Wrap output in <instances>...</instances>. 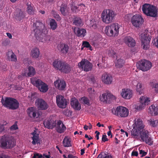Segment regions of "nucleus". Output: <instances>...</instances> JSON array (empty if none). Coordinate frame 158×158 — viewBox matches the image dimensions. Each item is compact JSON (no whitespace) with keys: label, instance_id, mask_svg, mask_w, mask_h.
I'll list each match as a JSON object with an SVG mask.
<instances>
[{"label":"nucleus","instance_id":"obj_1","mask_svg":"<svg viewBox=\"0 0 158 158\" xmlns=\"http://www.w3.org/2000/svg\"><path fill=\"white\" fill-rule=\"evenodd\" d=\"M1 102L3 106L11 110H16L19 106V102L16 99L13 98L6 97L4 99L2 98L1 99Z\"/></svg>","mask_w":158,"mask_h":158},{"label":"nucleus","instance_id":"obj_2","mask_svg":"<svg viewBox=\"0 0 158 158\" xmlns=\"http://www.w3.org/2000/svg\"><path fill=\"white\" fill-rule=\"evenodd\" d=\"M143 13L148 16L156 17L157 15V9L154 6L148 4H145L142 6Z\"/></svg>","mask_w":158,"mask_h":158},{"label":"nucleus","instance_id":"obj_3","mask_svg":"<svg viewBox=\"0 0 158 158\" xmlns=\"http://www.w3.org/2000/svg\"><path fill=\"white\" fill-rule=\"evenodd\" d=\"M114 12L110 9L104 10L102 12L101 18L102 21L106 24L112 22L114 19Z\"/></svg>","mask_w":158,"mask_h":158},{"label":"nucleus","instance_id":"obj_4","mask_svg":"<svg viewBox=\"0 0 158 158\" xmlns=\"http://www.w3.org/2000/svg\"><path fill=\"white\" fill-rule=\"evenodd\" d=\"M144 127L142 122L140 119H138L131 131V134L133 137L135 139L138 138L139 136L140 132Z\"/></svg>","mask_w":158,"mask_h":158},{"label":"nucleus","instance_id":"obj_5","mask_svg":"<svg viewBox=\"0 0 158 158\" xmlns=\"http://www.w3.org/2000/svg\"><path fill=\"white\" fill-rule=\"evenodd\" d=\"M111 111L113 114L121 117H126L129 114L128 110L123 106H118L116 109L113 108Z\"/></svg>","mask_w":158,"mask_h":158},{"label":"nucleus","instance_id":"obj_6","mask_svg":"<svg viewBox=\"0 0 158 158\" xmlns=\"http://www.w3.org/2000/svg\"><path fill=\"white\" fill-rule=\"evenodd\" d=\"M31 83L37 87L41 92H46L48 89V85L40 79L32 78L31 79Z\"/></svg>","mask_w":158,"mask_h":158},{"label":"nucleus","instance_id":"obj_7","mask_svg":"<svg viewBox=\"0 0 158 158\" xmlns=\"http://www.w3.org/2000/svg\"><path fill=\"white\" fill-rule=\"evenodd\" d=\"M1 143L2 148H5L7 146L9 148H11L15 145L13 138L7 135H5L2 137L1 139Z\"/></svg>","mask_w":158,"mask_h":158},{"label":"nucleus","instance_id":"obj_8","mask_svg":"<svg viewBox=\"0 0 158 158\" xmlns=\"http://www.w3.org/2000/svg\"><path fill=\"white\" fill-rule=\"evenodd\" d=\"M78 65L79 69H81L85 72L91 71L93 68L92 64L85 59H82Z\"/></svg>","mask_w":158,"mask_h":158},{"label":"nucleus","instance_id":"obj_9","mask_svg":"<svg viewBox=\"0 0 158 158\" xmlns=\"http://www.w3.org/2000/svg\"><path fill=\"white\" fill-rule=\"evenodd\" d=\"M152 63L146 60H141L137 64V66L140 69L143 71H146L149 70L152 67Z\"/></svg>","mask_w":158,"mask_h":158},{"label":"nucleus","instance_id":"obj_10","mask_svg":"<svg viewBox=\"0 0 158 158\" xmlns=\"http://www.w3.org/2000/svg\"><path fill=\"white\" fill-rule=\"evenodd\" d=\"M148 131L143 128H142L139 136L143 141H145L146 143L149 145H151L153 144V141L151 138L149 137Z\"/></svg>","mask_w":158,"mask_h":158},{"label":"nucleus","instance_id":"obj_11","mask_svg":"<svg viewBox=\"0 0 158 158\" xmlns=\"http://www.w3.org/2000/svg\"><path fill=\"white\" fill-rule=\"evenodd\" d=\"M33 26L34 28V32L35 35L46 31L44 24L40 21H37L34 23Z\"/></svg>","mask_w":158,"mask_h":158},{"label":"nucleus","instance_id":"obj_12","mask_svg":"<svg viewBox=\"0 0 158 158\" xmlns=\"http://www.w3.org/2000/svg\"><path fill=\"white\" fill-rule=\"evenodd\" d=\"M144 21L142 17L139 15L136 14L132 16L131 22L133 26L137 27H139Z\"/></svg>","mask_w":158,"mask_h":158},{"label":"nucleus","instance_id":"obj_13","mask_svg":"<svg viewBox=\"0 0 158 158\" xmlns=\"http://www.w3.org/2000/svg\"><path fill=\"white\" fill-rule=\"evenodd\" d=\"M150 37L147 34H142L141 36V46L144 50H147L150 48Z\"/></svg>","mask_w":158,"mask_h":158},{"label":"nucleus","instance_id":"obj_14","mask_svg":"<svg viewBox=\"0 0 158 158\" xmlns=\"http://www.w3.org/2000/svg\"><path fill=\"white\" fill-rule=\"evenodd\" d=\"M100 101L105 103H110V102L116 99L115 96L110 93H104L99 97Z\"/></svg>","mask_w":158,"mask_h":158},{"label":"nucleus","instance_id":"obj_15","mask_svg":"<svg viewBox=\"0 0 158 158\" xmlns=\"http://www.w3.org/2000/svg\"><path fill=\"white\" fill-rule=\"evenodd\" d=\"M56 102L58 106L61 108H65L67 105L66 100L61 95H58L56 96Z\"/></svg>","mask_w":158,"mask_h":158},{"label":"nucleus","instance_id":"obj_16","mask_svg":"<svg viewBox=\"0 0 158 158\" xmlns=\"http://www.w3.org/2000/svg\"><path fill=\"white\" fill-rule=\"evenodd\" d=\"M35 103L39 110H46L49 106L47 102L41 98H38L36 100Z\"/></svg>","mask_w":158,"mask_h":158},{"label":"nucleus","instance_id":"obj_17","mask_svg":"<svg viewBox=\"0 0 158 158\" xmlns=\"http://www.w3.org/2000/svg\"><path fill=\"white\" fill-rule=\"evenodd\" d=\"M102 82L106 85H110L112 83L113 77L111 75L107 73H103L101 77Z\"/></svg>","mask_w":158,"mask_h":158},{"label":"nucleus","instance_id":"obj_18","mask_svg":"<svg viewBox=\"0 0 158 158\" xmlns=\"http://www.w3.org/2000/svg\"><path fill=\"white\" fill-rule=\"evenodd\" d=\"M140 104L137 107V109L142 110L146 105H148L150 102L148 98L144 96H141L140 98Z\"/></svg>","mask_w":158,"mask_h":158},{"label":"nucleus","instance_id":"obj_19","mask_svg":"<svg viewBox=\"0 0 158 158\" xmlns=\"http://www.w3.org/2000/svg\"><path fill=\"white\" fill-rule=\"evenodd\" d=\"M121 95L123 98L129 99L132 96V91L128 89H123L121 91Z\"/></svg>","mask_w":158,"mask_h":158},{"label":"nucleus","instance_id":"obj_20","mask_svg":"<svg viewBox=\"0 0 158 158\" xmlns=\"http://www.w3.org/2000/svg\"><path fill=\"white\" fill-rule=\"evenodd\" d=\"M47 32L45 31L41 32L40 33L35 34V35L36 39L40 41L43 43H45L48 40V36L47 35Z\"/></svg>","mask_w":158,"mask_h":158},{"label":"nucleus","instance_id":"obj_21","mask_svg":"<svg viewBox=\"0 0 158 158\" xmlns=\"http://www.w3.org/2000/svg\"><path fill=\"white\" fill-rule=\"evenodd\" d=\"M70 104L71 106L76 110H81V105L76 98H73L71 99Z\"/></svg>","mask_w":158,"mask_h":158},{"label":"nucleus","instance_id":"obj_22","mask_svg":"<svg viewBox=\"0 0 158 158\" xmlns=\"http://www.w3.org/2000/svg\"><path fill=\"white\" fill-rule=\"evenodd\" d=\"M125 43L128 46L133 47L136 44L135 40L131 37L130 36H126L124 39Z\"/></svg>","mask_w":158,"mask_h":158},{"label":"nucleus","instance_id":"obj_23","mask_svg":"<svg viewBox=\"0 0 158 158\" xmlns=\"http://www.w3.org/2000/svg\"><path fill=\"white\" fill-rule=\"evenodd\" d=\"M33 135L31 137L32 139V143L33 145H35L36 144H40V140L39 137V134L37 133L36 131L34 130V131L31 133Z\"/></svg>","mask_w":158,"mask_h":158},{"label":"nucleus","instance_id":"obj_24","mask_svg":"<svg viewBox=\"0 0 158 158\" xmlns=\"http://www.w3.org/2000/svg\"><path fill=\"white\" fill-rule=\"evenodd\" d=\"M57 48L58 50L61 53L65 54L69 52V47L67 44H60L58 45Z\"/></svg>","mask_w":158,"mask_h":158},{"label":"nucleus","instance_id":"obj_25","mask_svg":"<svg viewBox=\"0 0 158 158\" xmlns=\"http://www.w3.org/2000/svg\"><path fill=\"white\" fill-rule=\"evenodd\" d=\"M56 129V131L60 133H63L66 130V127L62 121L59 120L57 121Z\"/></svg>","mask_w":158,"mask_h":158},{"label":"nucleus","instance_id":"obj_26","mask_svg":"<svg viewBox=\"0 0 158 158\" xmlns=\"http://www.w3.org/2000/svg\"><path fill=\"white\" fill-rule=\"evenodd\" d=\"M54 84L56 87L60 90H64L66 86V83L64 81L58 80L54 82Z\"/></svg>","mask_w":158,"mask_h":158},{"label":"nucleus","instance_id":"obj_27","mask_svg":"<svg viewBox=\"0 0 158 158\" xmlns=\"http://www.w3.org/2000/svg\"><path fill=\"white\" fill-rule=\"evenodd\" d=\"M44 124L45 127L48 129H52L56 126V121L50 119L45 120L44 122Z\"/></svg>","mask_w":158,"mask_h":158},{"label":"nucleus","instance_id":"obj_28","mask_svg":"<svg viewBox=\"0 0 158 158\" xmlns=\"http://www.w3.org/2000/svg\"><path fill=\"white\" fill-rule=\"evenodd\" d=\"M74 31L77 36L79 37H84L86 33V30L84 28H80L79 27H75Z\"/></svg>","mask_w":158,"mask_h":158},{"label":"nucleus","instance_id":"obj_29","mask_svg":"<svg viewBox=\"0 0 158 158\" xmlns=\"http://www.w3.org/2000/svg\"><path fill=\"white\" fill-rule=\"evenodd\" d=\"M148 112L152 115L156 116L158 115V106L152 105L148 109Z\"/></svg>","mask_w":158,"mask_h":158},{"label":"nucleus","instance_id":"obj_30","mask_svg":"<svg viewBox=\"0 0 158 158\" xmlns=\"http://www.w3.org/2000/svg\"><path fill=\"white\" fill-rule=\"evenodd\" d=\"M30 55L32 58L34 59L38 58L40 55L39 49L36 47L32 48L31 51Z\"/></svg>","mask_w":158,"mask_h":158},{"label":"nucleus","instance_id":"obj_31","mask_svg":"<svg viewBox=\"0 0 158 158\" xmlns=\"http://www.w3.org/2000/svg\"><path fill=\"white\" fill-rule=\"evenodd\" d=\"M63 61L59 59H55L52 62V64L54 68L56 69L60 70Z\"/></svg>","mask_w":158,"mask_h":158},{"label":"nucleus","instance_id":"obj_32","mask_svg":"<svg viewBox=\"0 0 158 158\" xmlns=\"http://www.w3.org/2000/svg\"><path fill=\"white\" fill-rule=\"evenodd\" d=\"M60 70L61 72L68 73L70 72L71 69L70 65L67 63L63 62Z\"/></svg>","mask_w":158,"mask_h":158},{"label":"nucleus","instance_id":"obj_33","mask_svg":"<svg viewBox=\"0 0 158 158\" xmlns=\"http://www.w3.org/2000/svg\"><path fill=\"white\" fill-rule=\"evenodd\" d=\"M15 19L17 20H20L23 19L25 17L23 11L20 9L16 10L15 13Z\"/></svg>","mask_w":158,"mask_h":158},{"label":"nucleus","instance_id":"obj_34","mask_svg":"<svg viewBox=\"0 0 158 158\" xmlns=\"http://www.w3.org/2000/svg\"><path fill=\"white\" fill-rule=\"evenodd\" d=\"M111 27H113V32L114 33V37L117 36L119 34V29L120 26L118 25V23H113L110 25Z\"/></svg>","mask_w":158,"mask_h":158},{"label":"nucleus","instance_id":"obj_35","mask_svg":"<svg viewBox=\"0 0 158 158\" xmlns=\"http://www.w3.org/2000/svg\"><path fill=\"white\" fill-rule=\"evenodd\" d=\"M27 113L31 118H35L36 116V111L33 107L28 108L27 110Z\"/></svg>","mask_w":158,"mask_h":158},{"label":"nucleus","instance_id":"obj_36","mask_svg":"<svg viewBox=\"0 0 158 158\" xmlns=\"http://www.w3.org/2000/svg\"><path fill=\"white\" fill-rule=\"evenodd\" d=\"M60 11L63 15H66L68 13L67 5L64 3L62 4L60 7Z\"/></svg>","mask_w":158,"mask_h":158},{"label":"nucleus","instance_id":"obj_37","mask_svg":"<svg viewBox=\"0 0 158 158\" xmlns=\"http://www.w3.org/2000/svg\"><path fill=\"white\" fill-rule=\"evenodd\" d=\"M113 28L112 27H111L110 25L106 27L105 32L108 36L111 37L114 36V34L113 32Z\"/></svg>","mask_w":158,"mask_h":158},{"label":"nucleus","instance_id":"obj_38","mask_svg":"<svg viewBox=\"0 0 158 158\" xmlns=\"http://www.w3.org/2000/svg\"><path fill=\"white\" fill-rule=\"evenodd\" d=\"M63 146L65 147H69L72 146L70 139L67 137H65L63 141Z\"/></svg>","mask_w":158,"mask_h":158},{"label":"nucleus","instance_id":"obj_39","mask_svg":"<svg viewBox=\"0 0 158 158\" xmlns=\"http://www.w3.org/2000/svg\"><path fill=\"white\" fill-rule=\"evenodd\" d=\"M28 72L27 75L28 77H31L34 76L36 73L35 69L32 66H29L28 68Z\"/></svg>","mask_w":158,"mask_h":158},{"label":"nucleus","instance_id":"obj_40","mask_svg":"<svg viewBox=\"0 0 158 158\" xmlns=\"http://www.w3.org/2000/svg\"><path fill=\"white\" fill-rule=\"evenodd\" d=\"M115 64V66L117 68H120L124 64V61L123 59H119L117 60Z\"/></svg>","mask_w":158,"mask_h":158},{"label":"nucleus","instance_id":"obj_41","mask_svg":"<svg viewBox=\"0 0 158 158\" xmlns=\"http://www.w3.org/2000/svg\"><path fill=\"white\" fill-rule=\"evenodd\" d=\"M27 12L29 14H31L33 12L34 8L33 5L31 4L30 2H28L27 4Z\"/></svg>","mask_w":158,"mask_h":158},{"label":"nucleus","instance_id":"obj_42","mask_svg":"<svg viewBox=\"0 0 158 158\" xmlns=\"http://www.w3.org/2000/svg\"><path fill=\"white\" fill-rule=\"evenodd\" d=\"M73 24L77 27L80 26L82 23L81 19L79 17H76L73 20Z\"/></svg>","mask_w":158,"mask_h":158},{"label":"nucleus","instance_id":"obj_43","mask_svg":"<svg viewBox=\"0 0 158 158\" xmlns=\"http://www.w3.org/2000/svg\"><path fill=\"white\" fill-rule=\"evenodd\" d=\"M50 28L53 30H55L57 26V23L56 21L53 19H52L50 23Z\"/></svg>","mask_w":158,"mask_h":158},{"label":"nucleus","instance_id":"obj_44","mask_svg":"<svg viewBox=\"0 0 158 158\" xmlns=\"http://www.w3.org/2000/svg\"><path fill=\"white\" fill-rule=\"evenodd\" d=\"M142 84L140 83H138L136 85V91L139 92L140 94H141L142 93Z\"/></svg>","mask_w":158,"mask_h":158},{"label":"nucleus","instance_id":"obj_45","mask_svg":"<svg viewBox=\"0 0 158 158\" xmlns=\"http://www.w3.org/2000/svg\"><path fill=\"white\" fill-rule=\"evenodd\" d=\"M97 158H111L108 154L101 152L98 156Z\"/></svg>","mask_w":158,"mask_h":158},{"label":"nucleus","instance_id":"obj_46","mask_svg":"<svg viewBox=\"0 0 158 158\" xmlns=\"http://www.w3.org/2000/svg\"><path fill=\"white\" fill-rule=\"evenodd\" d=\"M108 55L113 57L116 56V53L115 52L112 48H110L108 50Z\"/></svg>","mask_w":158,"mask_h":158},{"label":"nucleus","instance_id":"obj_47","mask_svg":"<svg viewBox=\"0 0 158 158\" xmlns=\"http://www.w3.org/2000/svg\"><path fill=\"white\" fill-rule=\"evenodd\" d=\"M83 45L84 47L86 48H89V49L92 50L91 46L90 45L89 42L87 41H84L83 43Z\"/></svg>","mask_w":158,"mask_h":158},{"label":"nucleus","instance_id":"obj_48","mask_svg":"<svg viewBox=\"0 0 158 158\" xmlns=\"http://www.w3.org/2000/svg\"><path fill=\"white\" fill-rule=\"evenodd\" d=\"M81 100L85 104H86L87 105H90L89 100L88 98L85 97H83L81 98Z\"/></svg>","mask_w":158,"mask_h":158},{"label":"nucleus","instance_id":"obj_49","mask_svg":"<svg viewBox=\"0 0 158 158\" xmlns=\"http://www.w3.org/2000/svg\"><path fill=\"white\" fill-rule=\"evenodd\" d=\"M17 122L16 121L14 124L10 127V129L11 131L15 130L18 129L17 125Z\"/></svg>","mask_w":158,"mask_h":158},{"label":"nucleus","instance_id":"obj_50","mask_svg":"<svg viewBox=\"0 0 158 158\" xmlns=\"http://www.w3.org/2000/svg\"><path fill=\"white\" fill-rule=\"evenodd\" d=\"M10 60L11 61H16L17 60V57L16 56L14 53H13V54H12L11 56H10V60Z\"/></svg>","mask_w":158,"mask_h":158},{"label":"nucleus","instance_id":"obj_51","mask_svg":"<svg viewBox=\"0 0 158 158\" xmlns=\"http://www.w3.org/2000/svg\"><path fill=\"white\" fill-rule=\"evenodd\" d=\"M102 140L103 142H105L109 140V139L107 138L106 135L105 134L102 135Z\"/></svg>","mask_w":158,"mask_h":158},{"label":"nucleus","instance_id":"obj_52","mask_svg":"<svg viewBox=\"0 0 158 158\" xmlns=\"http://www.w3.org/2000/svg\"><path fill=\"white\" fill-rule=\"evenodd\" d=\"M14 52L11 50H8V52L7 53L6 56H7L9 60H10V57L12 54H13Z\"/></svg>","mask_w":158,"mask_h":158},{"label":"nucleus","instance_id":"obj_53","mask_svg":"<svg viewBox=\"0 0 158 158\" xmlns=\"http://www.w3.org/2000/svg\"><path fill=\"white\" fill-rule=\"evenodd\" d=\"M43 157L42 155L39 153L34 154L32 158H42Z\"/></svg>","mask_w":158,"mask_h":158},{"label":"nucleus","instance_id":"obj_54","mask_svg":"<svg viewBox=\"0 0 158 158\" xmlns=\"http://www.w3.org/2000/svg\"><path fill=\"white\" fill-rule=\"evenodd\" d=\"M147 153L146 152H145L143 150H139V154L141 155L140 156L141 157H143V156H146Z\"/></svg>","mask_w":158,"mask_h":158},{"label":"nucleus","instance_id":"obj_55","mask_svg":"<svg viewBox=\"0 0 158 158\" xmlns=\"http://www.w3.org/2000/svg\"><path fill=\"white\" fill-rule=\"evenodd\" d=\"M153 88L155 89V90L156 92L158 93V83L154 84Z\"/></svg>","mask_w":158,"mask_h":158},{"label":"nucleus","instance_id":"obj_56","mask_svg":"<svg viewBox=\"0 0 158 158\" xmlns=\"http://www.w3.org/2000/svg\"><path fill=\"white\" fill-rule=\"evenodd\" d=\"M150 125L153 127H156V125L155 124V121H154V120H151L150 121Z\"/></svg>","mask_w":158,"mask_h":158},{"label":"nucleus","instance_id":"obj_57","mask_svg":"<svg viewBox=\"0 0 158 158\" xmlns=\"http://www.w3.org/2000/svg\"><path fill=\"white\" fill-rule=\"evenodd\" d=\"M138 152L137 151H133L131 153L132 156H138Z\"/></svg>","mask_w":158,"mask_h":158},{"label":"nucleus","instance_id":"obj_58","mask_svg":"<svg viewBox=\"0 0 158 158\" xmlns=\"http://www.w3.org/2000/svg\"><path fill=\"white\" fill-rule=\"evenodd\" d=\"M25 75V73H22L20 75H19L18 77V78L20 80H22L23 77Z\"/></svg>","mask_w":158,"mask_h":158},{"label":"nucleus","instance_id":"obj_59","mask_svg":"<svg viewBox=\"0 0 158 158\" xmlns=\"http://www.w3.org/2000/svg\"><path fill=\"white\" fill-rule=\"evenodd\" d=\"M95 133L96 134L95 137L96 138L97 140H98L99 139V135L100 134V132L97 131H96L95 132Z\"/></svg>","mask_w":158,"mask_h":158},{"label":"nucleus","instance_id":"obj_60","mask_svg":"<svg viewBox=\"0 0 158 158\" xmlns=\"http://www.w3.org/2000/svg\"><path fill=\"white\" fill-rule=\"evenodd\" d=\"M88 91L89 92V93L93 94L94 93L95 91L93 88H91L88 89Z\"/></svg>","mask_w":158,"mask_h":158},{"label":"nucleus","instance_id":"obj_61","mask_svg":"<svg viewBox=\"0 0 158 158\" xmlns=\"http://www.w3.org/2000/svg\"><path fill=\"white\" fill-rule=\"evenodd\" d=\"M68 158H78L76 156H74L72 155V154H69L68 155Z\"/></svg>","mask_w":158,"mask_h":158},{"label":"nucleus","instance_id":"obj_62","mask_svg":"<svg viewBox=\"0 0 158 158\" xmlns=\"http://www.w3.org/2000/svg\"><path fill=\"white\" fill-rule=\"evenodd\" d=\"M90 136V137H89L88 135L87 134H85V137L86 138H87L88 140H90L93 139V137H91Z\"/></svg>","mask_w":158,"mask_h":158},{"label":"nucleus","instance_id":"obj_63","mask_svg":"<svg viewBox=\"0 0 158 158\" xmlns=\"http://www.w3.org/2000/svg\"><path fill=\"white\" fill-rule=\"evenodd\" d=\"M77 9V7L76 6H73L72 7L71 10L73 11H76Z\"/></svg>","mask_w":158,"mask_h":158},{"label":"nucleus","instance_id":"obj_64","mask_svg":"<svg viewBox=\"0 0 158 158\" xmlns=\"http://www.w3.org/2000/svg\"><path fill=\"white\" fill-rule=\"evenodd\" d=\"M2 158H10V157L6 155L2 154Z\"/></svg>","mask_w":158,"mask_h":158}]
</instances>
